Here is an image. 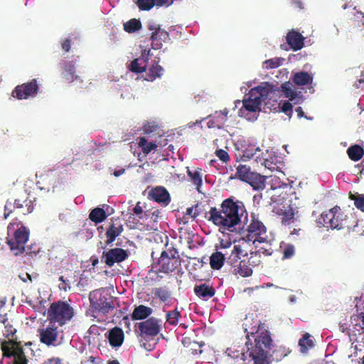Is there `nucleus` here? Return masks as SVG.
I'll use <instances>...</instances> for the list:
<instances>
[{
	"instance_id": "nucleus-29",
	"label": "nucleus",
	"mask_w": 364,
	"mask_h": 364,
	"mask_svg": "<svg viewBox=\"0 0 364 364\" xmlns=\"http://www.w3.org/2000/svg\"><path fill=\"white\" fill-rule=\"evenodd\" d=\"M265 176L253 172L245 182L248 183L254 190H262L265 187Z\"/></svg>"
},
{
	"instance_id": "nucleus-18",
	"label": "nucleus",
	"mask_w": 364,
	"mask_h": 364,
	"mask_svg": "<svg viewBox=\"0 0 364 364\" xmlns=\"http://www.w3.org/2000/svg\"><path fill=\"white\" fill-rule=\"evenodd\" d=\"M228 110L224 109L221 111H217L212 115L208 116L206 119L208 128L222 129L228 119Z\"/></svg>"
},
{
	"instance_id": "nucleus-27",
	"label": "nucleus",
	"mask_w": 364,
	"mask_h": 364,
	"mask_svg": "<svg viewBox=\"0 0 364 364\" xmlns=\"http://www.w3.org/2000/svg\"><path fill=\"white\" fill-rule=\"evenodd\" d=\"M194 292L197 296L204 301L208 300L215 294L214 288L207 284L196 285Z\"/></svg>"
},
{
	"instance_id": "nucleus-12",
	"label": "nucleus",
	"mask_w": 364,
	"mask_h": 364,
	"mask_svg": "<svg viewBox=\"0 0 364 364\" xmlns=\"http://www.w3.org/2000/svg\"><path fill=\"white\" fill-rule=\"evenodd\" d=\"M137 328L139 336L145 340L151 339L159 333L161 321L158 318L151 317L139 323Z\"/></svg>"
},
{
	"instance_id": "nucleus-26",
	"label": "nucleus",
	"mask_w": 364,
	"mask_h": 364,
	"mask_svg": "<svg viewBox=\"0 0 364 364\" xmlns=\"http://www.w3.org/2000/svg\"><path fill=\"white\" fill-rule=\"evenodd\" d=\"M124 338V332L122 328L114 327L109 331L108 340L109 344L114 348H118L122 346Z\"/></svg>"
},
{
	"instance_id": "nucleus-22",
	"label": "nucleus",
	"mask_w": 364,
	"mask_h": 364,
	"mask_svg": "<svg viewBox=\"0 0 364 364\" xmlns=\"http://www.w3.org/2000/svg\"><path fill=\"white\" fill-rule=\"evenodd\" d=\"M289 209L284 205L283 208L277 209L274 206L273 211L275 212L278 215H282V223L284 225H290L293 223L295 220L294 215L296 213H297V207L295 204H289Z\"/></svg>"
},
{
	"instance_id": "nucleus-62",
	"label": "nucleus",
	"mask_w": 364,
	"mask_h": 364,
	"mask_svg": "<svg viewBox=\"0 0 364 364\" xmlns=\"http://www.w3.org/2000/svg\"><path fill=\"white\" fill-rule=\"evenodd\" d=\"M354 86L358 89L364 90V78H360L356 81L354 84Z\"/></svg>"
},
{
	"instance_id": "nucleus-5",
	"label": "nucleus",
	"mask_w": 364,
	"mask_h": 364,
	"mask_svg": "<svg viewBox=\"0 0 364 364\" xmlns=\"http://www.w3.org/2000/svg\"><path fill=\"white\" fill-rule=\"evenodd\" d=\"M29 232L21 223H11L8 226L7 243L16 255L25 252L26 255H36L39 247H26L28 240Z\"/></svg>"
},
{
	"instance_id": "nucleus-4",
	"label": "nucleus",
	"mask_w": 364,
	"mask_h": 364,
	"mask_svg": "<svg viewBox=\"0 0 364 364\" xmlns=\"http://www.w3.org/2000/svg\"><path fill=\"white\" fill-rule=\"evenodd\" d=\"M90 309L86 316L98 322L105 321L107 314L114 309V298L105 289L92 291L89 294Z\"/></svg>"
},
{
	"instance_id": "nucleus-40",
	"label": "nucleus",
	"mask_w": 364,
	"mask_h": 364,
	"mask_svg": "<svg viewBox=\"0 0 364 364\" xmlns=\"http://www.w3.org/2000/svg\"><path fill=\"white\" fill-rule=\"evenodd\" d=\"M301 352L303 353H306L310 348L314 346V341L311 338L309 333H306L299 341Z\"/></svg>"
},
{
	"instance_id": "nucleus-7",
	"label": "nucleus",
	"mask_w": 364,
	"mask_h": 364,
	"mask_svg": "<svg viewBox=\"0 0 364 364\" xmlns=\"http://www.w3.org/2000/svg\"><path fill=\"white\" fill-rule=\"evenodd\" d=\"M3 358L0 364H28L22 346L16 342H1Z\"/></svg>"
},
{
	"instance_id": "nucleus-14",
	"label": "nucleus",
	"mask_w": 364,
	"mask_h": 364,
	"mask_svg": "<svg viewBox=\"0 0 364 364\" xmlns=\"http://www.w3.org/2000/svg\"><path fill=\"white\" fill-rule=\"evenodd\" d=\"M256 162L261 164L270 171L277 170L282 165L280 157L274 151H269V150H266L265 153L262 152L261 156H256Z\"/></svg>"
},
{
	"instance_id": "nucleus-64",
	"label": "nucleus",
	"mask_w": 364,
	"mask_h": 364,
	"mask_svg": "<svg viewBox=\"0 0 364 364\" xmlns=\"http://www.w3.org/2000/svg\"><path fill=\"white\" fill-rule=\"evenodd\" d=\"M63 49L68 52L70 48V41L69 39H66L62 44Z\"/></svg>"
},
{
	"instance_id": "nucleus-43",
	"label": "nucleus",
	"mask_w": 364,
	"mask_h": 364,
	"mask_svg": "<svg viewBox=\"0 0 364 364\" xmlns=\"http://www.w3.org/2000/svg\"><path fill=\"white\" fill-rule=\"evenodd\" d=\"M90 219L95 223L102 222L106 218L105 210L100 208L93 209L90 213Z\"/></svg>"
},
{
	"instance_id": "nucleus-39",
	"label": "nucleus",
	"mask_w": 364,
	"mask_h": 364,
	"mask_svg": "<svg viewBox=\"0 0 364 364\" xmlns=\"http://www.w3.org/2000/svg\"><path fill=\"white\" fill-rule=\"evenodd\" d=\"M123 27L126 32L132 33L139 31L141 28V23L139 19L132 18L124 23Z\"/></svg>"
},
{
	"instance_id": "nucleus-58",
	"label": "nucleus",
	"mask_w": 364,
	"mask_h": 364,
	"mask_svg": "<svg viewBox=\"0 0 364 364\" xmlns=\"http://www.w3.org/2000/svg\"><path fill=\"white\" fill-rule=\"evenodd\" d=\"M14 208V203L10 201H7L5 207H4V218H7L10 213L12 212V208Z\"/></svg>"
},
{
	"instance_id": "nucleus-57",
	"label": "nucleus",
	"mask_w": 364,
	"mask_h": 364,
	"mask_svg": "<svg viewBox=\"0 0 364 364\" xmlns=\"http://www.w3.org/2000/svg\"><path fill=\"white\" fill-rule=\"evenodd\" d=\"M157 129V126L154 124L148 123L144 126L143 130L145 134H150Z\"/></svg>"
},
{
	"instance_id": "nucleus-47",
	"label": "nucleus",
	"mask_w": 364,
	"mask_h": 364,
	"mask_svg": "<svg viewBox=\"0 0 364 364\" xmlns=\"http://www.w3.org/2000/svg\"><path fill=\"white\" fill-rule=\"evenodd\" d=\"M154 0H136L135 4L141 11H149L156 6Z\"/></svg>"
},
{
	"instance_id": "nucleus-1",
	"label": "nucleus",
	"mask_w": 364,
	"mask_h": 364,
	"mask_svg": "<svg viewBox=\"0 0 364 364\" xmlns=\"http://www.w3.org/2000/svg\"><path fill=\"white\" fill-rule=\"evenodd\" d=\"M254 81H248L240 87L245 93L242 101H235V107L241 105L238 116L250 122L257 119L262 103L274 112H282L289 117L292 114L294 105H300L304 97L301 91H297L289 82L278 84L262 82L252 87Z\"/></svg>"
},
{
	"instance_id": "nucleus-34",
	"label": "nucleus",
	"mask_w": 364,
	"mask_h": 364,
	"mask_svg": "<svg viewBox=\"0 0 364 364\" xmlns=\"http://www.w3.org/2000/svg\"><path fill=\"white\" fill-rule=\"evenodd\" d=\"M233 272L234 274H238L242 277H248L252 274V269L247 264V262L245 260H241L237 265H235Z\"/></svg>"
},
{
	"instance_id": "nucleus-45",
	"label": "nucleus",
	"mask_w": 364,
	"mask_h": 364,
	"mask_svg": "<svg viewBox=\"0 0 364 364\" xmlns=\"http://www.w3.org/2000/svg\"><path fill=\"white\" fill-rule=\"evenodd\" d=\"M188 175L191 178L192 183L196 186L198 191H199V188L202 185V178L203 175L200 172V170H194L191 171L188 170Z\"/></svg>"
},
{
	"instance_id": "nucleus-17",
	"label": "nucleus",
	"mask_w": 364,
	"mask_h": 364,
	"mask_svg": "<svg viewBox=\"0 0 364 364\" xmlns=\"http://www.w3.org/2000/svg\"><path fill=\"white\" fill-rule=\"evenodd\" d=\"M75 60H63L60 63L61 75L69 83L79 80L80 77L75 74Z\"/></svg>"
},
{
	"instance_id": "nucleus-32",
	"label": "nucleus",
	"mask_w": 364,
	"mask_h": 364,
	"mask_svg": "<svg viewBox=\"0 0 364 364\" xmlns=\"http://www.w3.org/2000/svg\"><path fill=\"white\" fill-rule=\"evenodd\" d=\"M122 231L123 227L120 223H112L106 232L107 245L112 244Z\"/></svg>"
},
{
	"instance_id": "nucleus-53",
	"label": "nucleus",
	"mask_w": 364,
	"mask_h": 364,
	"mask_svg": "<svg viewBox=\"0 0 364 364\" xmlns=\"http://www.w3.org/2000/svg\"><path fill=\"white\" fill-rule=\"evenodd\" d=\"M353 9L355 11L353 13L355 21L364 28V12L357 10L355 7Z\"/></svg>"
},
{
	"instance_id": "nucleus-61",
	"label": "nucleus",
	"mask_w": 364,
	"mask_h": 364,
	"mask_svg": "<svg viewBox=\"0 0 364 364\" xmlns=\"http://www.w3.org/2000/svg\"><path fill=\"white\" fill-rule=\"evenodd\" d=\"M77 286L84 287L88 284V278L84 274H81L80 277H77Z\"/></svg>"
},
{
	"instance_id": "nucleus-42",
	"label": "nucleus",
	"mask_w": 364,
	"mask_h": 364,
	"mask_svg": "<svg viewBox=\"0 0 364 364\" xmlns=\"http://www.w3.org/2000/svg\"><path fill=\"white\" fill-rule=\"evenodd\" d=\"M154 296L163 302H166L171 299V292L166 288L159 287L153 289Z\"/></svg>"
},
{
	"instance_id": "nucleus-54",
	"label": "nucleus",
	"mask_w": 364,
	"mask_h": 364,
	"mask_svg": "<svg viewBox=\"0 0 364 364\" xmlns=\"http://www.w3.org/2000/svg\"><path fill=\"white\" fill-rule=\"evenodd\" d=\"M355 308L357 311L364 312V294L356 299Z\"/></svg>"
},
{
	"instance_id": "nucleus-35",
	"label": "nucleus",
	"mask_w": 364,
	"mask_h": 364,
	"mask_svg": "<svg viewBox=\"0 0 364 364\" xmlns=\"http://www.w3.org/2000/svg\"><path fill=\"white\" fill-rule=\"evenodd\" d=\"M138 145L146 154H149L152 151H155L158 147L156 141L149 140L145 137H139Z\"/></svg>"
},
{
	"instance_id": "nucleus-55",
	"label": "nucleus",
	"mask_w": 364,
	"mask_h": 364,
	"mask_svg": "<svg viewBox=\"0 0 364 364\" xmlns=\"http://www.w3.org/2000/svg\"><path fill=\"white\" fill-rule=\"evenodd\" d=\"M232 246V242L230 239L223 238L220 240V248L224 250L223 252L226 251L228 248Z\"/></svg>"
},
{
	"instance_id": "nucleus-36",
	"label": "nucleus",
	"mask_w": 364,
	"mask_h": 364,
	"mask_svg": "<svg viewBox=\"0 0 364 364\" xmlns=\"http://www.w3.org/2000/svg\"><path fill=\"white\" fill-rule=\"evenodd\" d=\"M262 153L259 147L255 145H250L244 150L242 159L245 161L246 159H255L256 161V156H261Z\"/></svg>"
},
{
	"instance_id": "nucleus-16",
	"label": "nucleus",
	"mask_w": 364,
	"mask_h": 364,
	"mask_svg": "<svg viewBox=\"0 0 364 364\" xmlns=\"http://www.w3.org/2000/svg\"><path fill=\"white\" fill-rule=\"evenodd\" d=\"M128 257V254L126 250L122 248H113L107 252H103L102 259L105 263L112 267L115 263L121 262Z\"/></svg>"
},
{
	"instance_id": "nucleus-6",
	"label": "nucleus",
	"mask_w": 364,
	"mask_h": 364,
	"mask_svg": "<svg viewBox=\"0 0 364 364\" xmlns=\"http://www.w3.org/2000/svg\"><path fill=\"white\" fill-rule=\"evenodd\" d=\"M73 308L65 301L53 303L48 311V321L63 326L74 316Z\"/></svg>"
},
{
	"instance_id": "nucleus-23",
	"label": "nucleus",
	"mask_w": 364,
	"mask_h": 364,
	"mask_svg": "<svg viewBox=\"0 0 364 364\" xmlns=\"http://www.w3.org/2000/svg\"><path fill=\"white\" fill-rule=\"evenodd\" d=\"M149 197L150 199L161 203L164 205H167L171 201L168 192L162 186H157L152 188L149 193Z\"/></svg>"
},
{
	"instance_id": "nucleus-41",
	"label": "nucleus",
	"mask_w": 364,
	"mask_h": 364,
	"mask_svg": "<svg viewBox=\"0 0 364 364\" xmlns=\"http://www.w3.org/2000/svg\"><path fill=\"white\" fill-rule=\"evenodd\" d=\"M59 280L60 281V283L58 284L59 289L67 291L71 289V284L77 280V276L75 274L68 277L60 276Z\"/></svg>"
},
{
	"instance_id": "nucleus-28",
	"label": "nucleus",
	"mask_w": 364,
	"mask_h": 364,
	"mask_svg": "<svg viewBox=\"0 0 364 364\" xmlns=\"http://www.w3.org/2000/svg\"><path fill=\"white\" fill-rule=\"evenodd\" d=\"M270 241L268 237H266L264 241L258 242V244H252L253 247L251 249H253L255 254L269 256L273 252Z\"/></svg>"
},
{
	"instance_id": "nucleus-8",
	"label": "nucleus",
	"mask_w": 364,
	"mask_h": 364,
	"mask_svg": "<svg viewBox=\"0 0 364 364\" xmlns=\"http://www.w3.org/2000/svg\"><path fill=\"white\" fill-rule=\"evenodd\" d=\"M180 265L178 252L175 248L163 251L157 262H154L152 268L156 272L169 273Z\"/></svg>"
},
{
	"instance_id": "nucleus-3",
	"label": "nucleus",
	"mask_w": 364,
	"mask_h": 364,
	"mask_svg": "<svg viewBox=\"0 0 364 364\" xmlns=\"http://www.w3.org/2000/svg\"><path fill=\"white\" fill-rule=\"evenodd\" d=\"M208 214L209 220L219 226L222 232L236 231L240 229L242 223L247 221V213L243 203L234 201L232 198H228L222 203L220 210L212 208Z\"/></svg>"
},
{
	"instance_id": "nucleus-9",
	"label": "nucleus",
	"mask_w": 364,
	"mask_h": 364,
	"mask_svg": "<svg viewBox=\"0 0 364 364\" xmlns=\"http://www.w3.org/2000/svg\"><path fill=\"white\" fill-rule=\"evenodd\" d=\"M60 326L48 321V323L38 329L40 341L48 346H58L63 341V331Z\"/></svg>"
},
{
	"instance_id": "nucleus-13",
	"label": "nucleus",
	"mask_w": 364,
	"mask_h": 364,
	"mask_svg": "<svg viewBox=\"0 0 364 364\" xmlns=\"http://www.w3.org/2000/svg\"><path fill=\"white\" fill-rule=\"evenodd\" d=\"M149 30L151 32V48L154 50L161 49L163 46V43L169 41V34L164 29H162L160 26L155 23H150L148 26Z\"/></svg>"
},
{
	"instance_id": "nucleus-38",
	"label": "nucleus",
	"mask_w": 364,
	"mask_h": 364,
	"mask_svg": "<svg viewBox=\"0 0 364 364\" xmlns=\"http://www.w3.org/2000/svg\"><path fill=\"white\" fill-rule=\"evenodd\" d=\"M347 153L351 160L358 161L363 157L364 151L359 145H353L348 149Z\"/></svg>"
},
{
	"instance_id": "nucleus-33",
	"label": "nucleus",
	"mask_w": 364,
	"mask_h": 364,
	"mask_svg": "<svg viewBox=\"0 0 364 364\" xmlns=\"http://www.w3.org/2000/svg\"><path fill=\"white\" fill-rule=\"evenodd\" d=\"M313 79L314 76L312 74L301 71L294 74L292 80L296 85L304 86L311 84Z\"/></svg>"
},
{
	"instance_id": "nucleus-11",
	"label": "nucleus",
	"mask_w": 364,
	"mask_h": 364,
	"mask_svg": "<svg viewBox=\"0 0 364 364\" xmlns=\"http://www.w3.org/2000/svg\"><path fill=\"white\" fill-rule=\"evenodd\" d=\"M346 215L341 208L336 206L328 212H323L318 218L317 222L319 225L332 230H341L344 228V221Z\"/></svg>"
},
{
	"instance_id": "nucleus-10",
	"label": "nucleus",
	"mask_w": 364,
	"mask_h": 364,
	"mask_svg": "<svg viewBox=\"0 0 364 364\" xmlns=\"http://www.w3.org/2000/svg\"><path fill=\"white\" fill-rule=\"evenodd\" d=\"M266 237H267L266 227L257 218L252 217L247 227V234L242 236L239 242H242L243 245H248L250 242L258 244L264 241Z\"/></svg>"
},
{
	"instance_id": "nucleus-25",
	"label": "nucleus",
	"mask_w": 364,
	"mask_h": 364,
	"mask_svg": "<svg viewBox=\"0 0 364 364\" xmlns=\"http://www.w3.org/2000/svg\"><path fill=\"white\" fill-rule=\"evenodd\" d=\"M145 80L147 81H154L156 78H159L164 73V68L159 65V60H154L151 64L149 63V65L146 70Z\"/></svg>"
},
{
	"instance_id": "nucleus-19",
	"label": "nucleus",
	"mask_w": 364,
	"mask_h": 364,
	"mask_svg": "<svg viewBox=\"0 0 364 364\" xmlns=\"http://www.w3.org/2000/svg\"><path fill=\"white\" fill-rule=\"evenodd\" d=\"M150 55V50L142 49L141 56L134 60L130 65L129 69L132 72L140 73L145 72L149 65V58Z\"/></svg>"
},
{
	"instance_id": "nucleus-48",
	"label": "nucleus",
	"mask_w": 364,
	"mask_h": 364,
	"mask_svg": "<svg viewBox=\"0 0 364 364\" xmlns=\"http://www.w3.org/2000/svg\"><path fill=\"white\" fill-rule=\"evenodd\" d=\"M6 321L7 319L5 318V316H0V322L5 325L4 334L6 337H13L16 332V329L9 323L6 324Z\"/></svg>"
},
{
	"instance_id": "nucleus-31",
	"label": "nucleus",
	"mask_w": 364,
	"mask_h": 364,
	"mask_svg": "<svg viewBox=\"0 0 364 364\" xmlns=\"http://www.w3.org/2000/svg\"><path fill=\"white\" fill-rule=\"evenodd\" d=\"M153 312V309L144 305H139L136 306L132 314V320H142L148 318Z\"/></svg>"
},
{
	"instance_id": "nucleus-46",
	"label": "nucleus",
	"mask_w": 364,
	"mask_h": 364,
	"mask_svg": "<svg viewBox=\"0 0 364 364\" xmlns=\"http://www.w3.org/2000/svg\"><path fill=\"white\" fill-rule=\"evenodd\" d=\"M280 247L283 250L284 259H289L294 255L295 249L293 245L282 242L280 245Z\"/></svg>"
},
{
	"instance_id": "nucleus-49",
	"label": "nucleus",
	"mask_w": 364,
	"mask_h": 364,
	"mask_svg": "<svg viewBox=\"0 0 364 364\" xmlns=\"http://www.w3.org/2000/svg\"><path fill=\"white\" fill-rule=\"evenodd\" d=\"M180 316V312L177 309H174L173 311H168L166 313V321L172 326H176L178 323V318Z\"/></svg>"
},
{
	"instance_id": "nucleus-15",
	"label": "nucleus",
	"mask_w": 364,
	"mask_h": 364,
	"mask_svg": "<svg viewBox=\"0 0 364 364\" xmlns=\"http://www.w3.org/2000/svg\"><path fill=\"white\" fill-rule=\"evenodd\" d=\"M38 90V85L36 80H32L31 82L18 85L12 92V95L18 100L27 99L29 97L34 96Z\"/></svg>"
},
{
	"instance_id": "nucleus-24",
	"label": "nucleus",
	"mask_w": 364,
	"mask_h": 364,
	"mask_svg": "<svg viewBox=\"0 0 364 364\" xmlns=\"http://www.w3.org/2000/svg\"><path fill=\"white\" fill-rule=\"evenodd\" d=\"M286 41L290 48L295 51L301 50L304 46V38L294 30H291L287 33Z\"/></svg>"
},
{
	"instance_id": "nucleus-59",
	"label": "nucleus",
	"mask_w": 364,
	"mask_h": 364,
	"mask_svg": "<svg viewBox=\"0 0 364 364\" xmlns=\"http://www.w3.org/2000/svg\"><path fill=\"white\" fill-rule=\"evenodd\" d=\"M274 287V285L272 283H267L261 286H256L255 288H247L245 289V291L252 292L254 289H263V288H269ZM275 288H279L278 287L275 286Z\"/></svg>"
},
{
	"instance_id": "nucleus-44",
	"label": "nucleus",
	"mask_w": 364,
	"mask_h": 364,
	"mask_svg": "<svg viewBox=\"0 0 364 364\" xmlns=\"http://www.w3.org/2000/svg\"><path fill=\"white\" fill-rule=\"evenodd\" d=\"M254 171H251L249 166L246 165H239L237 168L236 176L238 178L243 181H246Z\"/></svg>"
},
{
	"instance_id": "nucleus-60",
	"label": "nucleus",
	"mask_w": 364,
	"mask_h": 364,
	"mask_svg": "<svg viewBox=\"0 0 364 364\" xmlns=\"http://www.w3.org/2000/svg\"><path fill=\"white\" fill-rule=\"evenodd\" d=\"M156 141V144L158 145V147H160V148L164 147L168 144V139L163 136H159Z\"/></svg>"
},
{
	"instance_id": "nucleus-2",
	"label": "nucleus",
	"mask_w": 364,
	"mask_h": 364,
	"mask_svg": "<svg viewBox=\"0 0 364 364\" xmlns=\"http://www.w3.org/2000/svg\"><path fill=\"white\" fill-rule=\"evenodd\" d=\"M250 320L246 318L243 323L247 333V341L245 344L246 350H240L239 346L228 348L225 354L232 358H238L241 355L244 364H269L271 357V349L273 346L270 334L264 326L257 321L251 327L248 326Z\"/></svg>"
},
{
	"instance_id": "nucleus-51",
	"label": "nucleus",
	"mask_w": 364,
	"mask_h": 364,
	"mask_svg": "<svg viewBox=\"0 0 364 364\" xmlns=\"http://www.w3.org/2000/svg\"><path fill=\"white\" fill-rule=\"evenodd\" d=\"M352 199L354 200L355 206L362 212H364V195H358L353 196Z\"/></svg>"
},
{
	"instance_id": "nucleus-37",
	"label": "nucleus",
	"mask_w": 364,
	"mask_h": 364,
	"mask_svg": "<svg viewBox=\"0 0 364 364\" xmlns=\"http://www.w3.org/2000/svg\"><path fill=\"white\" fill-rule=\"evenodd\" d=\"M285 59L281 57H275L264 60L262 63V68L265 70L275 69L284 64Z\"/></svg>"
},
{
	"instance_id": "nucleus-52",
	"label": "nucleus",
	"mask_w": 364,
	"mask_h": 364,
	"mask_svg": "<svg viewBox=\"0 0 364 364\" xmlns=\"http://www.w3.org/2000/svg\"><path fill=\"white\" fill-rule=\"evenodd\" d=\"M215 154V156L223 163H228L230 161L228 153L223 149H217Z\"/></svg>"
},
{
	"instance_id": "nucleus-20",
	"label": "nucleus",
	"mask_w": 364,
	"mask_h": 364,
	"mask_svg": "<svg viewBox=\"0 0 364 364\" xmlns=\"http://www.w3.org/2000/svg\"><path fill=\"white\" fill-rule=\"evenodd\" d=\"M247 245H243L242 242L235 244L233 248L231 250L230 255L226 257V262L230 264L232 268L235 265H237L238 260L241 257H247L248 255L247 252L245 250Z\"/></svg>"
},
{
	"instance_id": "nucleus-50",
	"label": "nucleus",
	"mask_w": 364,
	"mask_h": 364,
	"mask_svg": "<svg viewBox=\"0 0 364 364\" xmlns=\"http://www.w3.org/2000/svg\"><path fill=\"white\" fill-rule=\"evenodd\" d=\"M260 255L259 254H255L253 249H251L250 250V257H249V262L250 264L255 267L260 264Z\"/></svg>"
},
{
	"instance_id": "nucleus-21",
	"label": "nucleus",
	"mask_w": 364,
	"mask_h": 364,
	"mask_svg": "<svg viewBox=\"0 0 364 364\" xmlns=\"http://www.w3.org/2000/svg\"><path fill=\"white\" fill-rule=\"evenodd\" d=\"M350 330L355 336L364 334V312L356 310L350 316Z\"/></svg>"
},
{
	"instance_id": "nucleus-56",
	"label": "nucleus",
	"mask_w": 364,
	"mask_h": 364,
	"mask_svg": "<svg viewBox=\"0 0 364 364\" xmlns=\"http://www.w3.org/2000/svg\"><path fill=\"white\" fill-rule=\"evenodd\" d=\"M103 330H104V328H100V327L97 326V325H92L88 329V333L90 335L96 336V335H100V331H102Z\"/></svg>"
},
{
	"instance_id": "nucleus-30",
	"label": "nucleus",
	"mask_w": 364,
	"mask_h": 364,
	"mask_svg": "<svg viewBox=\"0 0 364 364\" xmlns=\"http://www.w3.org/2000/svg\"><path fill=\"white\" fill-rule=\"evenodd\" d=\"M227 254V251L225 252L219 251L214 252L210 257V264L211 267L217 270L221 269L225 260H226L225 255Z\"/></svg>"
},
{
	"instance_id": "nucleus-63",
	"label": "nucleus",
	"mask_w": 364,
	"mask_h": 364,
	"mask_svg": "<svg viewBox=\"0 0 364 364\" xmlns=\"http://www.w3.org/2000/svg\"><path fill=\"white\" fill-rule=\"evenodd\" d=\"M134 213L138 216L143 213L142 208L138 203L133 209Z\"/></svg>"
}]
</instances>
